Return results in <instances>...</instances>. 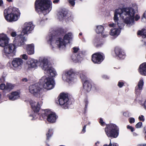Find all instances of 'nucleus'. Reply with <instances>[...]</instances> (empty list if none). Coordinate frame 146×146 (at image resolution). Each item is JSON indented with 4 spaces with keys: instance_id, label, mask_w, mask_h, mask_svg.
I'll list each match as a JSON object with an SVG mask.
<instances>
[{
    "instance_id": "obj_1",
    "label": "nucleus",
    "mask_w": 146,
    "mask_h": 146,
    "mask_svg": "<svg viewBox=\"0 0 146 146\" xmlns=\"http://www.w3.org/2000/svg\"><path fill=\"white\" fill-rule=\"evenodd\" d=\"M137 6L135 4H133L131 7H128L122 9H118L115 10L113 19L115 23L109 24L110 27H112L110 30V35L113 36H117L120 34V30L124 26L123 23L118 20L117 15L122 19H124V22L127 27H129L134 23V15L137 11Z\"/></svg>"
},
{
    "instance_id": "obj_2",
    "label": "nucleus",
    "mask_w": 146,
    "mask_h": 146,
    "mask_svg": "<svg viewBox=\"0 0 146 146\" xmlns=\"http://www.w3.org/2000/svg\"><path fill=\"white\" fill-rule=\"evenodd\" d=\"M27 63L28 67L30 68H36L38 65H39L44 70L45 74L49 77H54L56 75L55 70L48 66V60L45 58L40 59L39 62L34 59H30L28 61Z\"/></svg>"
},
{
    "instance_id": "obj_3",
    "label": "nucleus",
    "mask_w": 146,
    "mask_h": 146,
    "mask_svg": "<svg viewBox=\"0 0 146 146\" xmlns=\"http://www.w3.org/2000/svg\"><path fill=\"white\" fill-rule=\"evenodd\" d=\"M72 38V34L68 33L64 37V39L59 38H56V36L50 34L47 38V42L48 44L52 47L55 44L60 48L65 47L66 44L69 42V40Z\"/></svg>"
},
{
    "instance_id": "obj_4",
    "label": "nucleus",
    "mask_w": 146,
    "mask_h": 146,
    "mask_svg": "<svg viewBox=\"0 0 146 146\" xmlns=\"http://www.w3.org/2000/svg\"><path fill=\"white\" fill-rule=\"evenodd\" d=\"M35 6L36 12L39 14L42 13L44 15L51 10L52 2L49 0H36Z\"/></svg>"
},
{
    "instance_id": "obj_5",
    "label": "nucleus",
    "mask_w": 146,
    "mask_h": 146,
    "mask_svg": "<svg viewBox=\"0 0 146 146\" xmlns=\"http://www.w3.org/2000/svg\"><path fill=\"white\" fill-rule=\"evenodd\" d=\"M20 15L19 10L15 7L7 8L4 11V15L5 19L9 22L15 21L17 20Z\"/></svg>"
},
{
    "instance_id": "obj_6",
    "label": "nucleus",
    "mask_w": 146,
    "mask_h": 146,
    "mask_svg": "<svg viewBox=\"0 0 146 146\" xmlns=\"http://www.w3.org/2000/svg\"><path fill=\"white\" fill-rule=\"evenodd\" d=\"M9 30L11 36L13 37H15L13 42L16 46H21L24 44L25 42L27 40L25 36H24L22 34L17 35L16 31L12 28H9Z\"/></svg>"
},
{
    "instance_id": "obj_7",
    "label": "nucleus",
    "mask_w": 146,
    "mask_h": 146,
    "mask_svg": "<svg viewBox=\"0 0 146 146\" xmlns=\"http://www.w3.org/2000/svg\"><path fill=\"white\" fill-rule=\"evenodd\" d=\"M105 131L108 137L116 138L118 135L119 129L115 124H110L107 125L105 128Z\"/></svg>"
},
{
    "instance_id": "obj_8",
    "label": "nucleus",
    "mask_w": 146,
    "mask_h": 146,
    "mask_svg": "<svg viewBox=\"0 0 146 146\" xmlns=\"http://www.w3.org/2000/svg\"><path fill=\"white\" fill-rule=\"evenodd\" d=\"M4 47V49L2 51L3 57L10 58L15 55L16 50L14 44H8Z\"/></svg>"
},
{
    "instance_id": "obj_9",
    "label": "nucleus",
    "mask_w": 146,
    "mask_h": 146,
    "mask_svg": "<svg viewBox=\"0 0 146 146\" xmlns=\"http://www.w3.org/2000/svg\"><path fill=\"white\" fill-rule=\"evenodd\" d=\"M40 80L42 81L43 88L45 89L50 90L54 88V87L55 82L52 78L44 76L41 78Z\"/></svg>"
},
{
    "instance_id": "obj_10",
    "label": "nucleus",
    "mask_w": 146,
    "mask_h": 146,
    "mask_svg": "<svg viewBox=\"0 0 146 146\" xmlns=\"http://www.w3.org/2000/svg\"><path fill=\"white\" fill-rule=\"evenodd\" d=\"M68 98L67 94H61L60 98L58 99L59 104L64 109L68 108Z\"/></svg>"
},
{
    "instance_id": "obj_11",
    "label": "nucleus",
    "mask_w": 146,
    "mask_h": 146,
    "mask_svg": "<svg viewBox=\"0 0 146 146\" xmlns=\"http://www.w3.org/2000/svg\"><path fill=\"white\" fill-rule=\"evenodd\" d=\"M74 76V73L73 70L71 69L66 71L63 75L62 78L64 81L70 82L73 80Z\"/></svg>"
},
{
    "instance_id": "obj_12",
    "label": "nucleus",
    "mask_w": 146,
    "mask_h": 146,
    "mask_svg": "<svg viewBox=\"0 0 146 146\" xmlns=\"http://www.w3.org/2000/svg\"><path fill=\"white\" fill-rule=\"evenodd\" d=\"M41 90V88L37 84L31 85L29 87L30 92L35 96L38 98L40 97V91Z\"/></svg>"
},
{
    "instance_id": "obj_13",
    "label": "nucleus",
    "mask_w": 146,
    "mask_h": 146,
    "mask_svg": "<svg viewBox=\"0 0 146 146\" xmlns=\"http://www.w3.org/2000/svg\"><path fill=\"white\" fill-rule=\"evenodd\" d=\"M34 25L31 22L25 23L21 34L23 33V35L25 36V35L30 33L34 29Z\"/></svg>"
},
{
    "instance_id": "obj_14",
    "label": "nucleus",
    "mask_w": 146,
    "mask_h": 146,
    "mask_svg": "<svg viewBox=\"0 0 146 146\" xmlns=\"http://www.w3.org/2000/svg\"><path fill=\"white\" fill-rule=\"evenodd\" d=\"M104 60L103 54L100 53H96L92 55V60L94 63L100 64Z\"/></svg>"
},
{
    "instance_id": "obj_15",
    "label": "nucleus",
    "mask_w": 146,
    "mask_h": 146,
    "mask_svg": "<svg viewBox=\"0 0 146 146\" xmlns=\"http://www.w3.org/2000/svg\"><path fill=\"white\" fill-rule=\"evenodd\" d=\"M23 61L20 58H15L13 59L12 64L15 70H19L22 68Z\"/></svg>"
},
{
    "instance_id": "obj_16",
    "label": "nucleus",
    "mask_w": 146,
    "mask_h": 146,
    "mask_svg": "<svg viewBox=\"0 0 146 146\" xmlns=\"http://www.w3.org/2000/svg\"><path fill=\"white\" fill-rule=\"evenodd\" d=\"M43 113H44L46 115H48L47 121L50 123H53L56 122L57 117L54 113L51 112L50 111H44Z\"/></svg>"
},
{
    "instance_id": "obj_17",
    "label": "nucleus",
    "mask_w": 146,
    "mask_h": 146,
    "mask_svg": "<svg viewBox=\"0 0 146 146\" xmlns=\"http://www.w3.org/2000/svg\"><path fill=\"white\" fill-rule=\"evenodd\" d=\"M9 40L6 35L3 33L0 34V46L4 47L8 44Z\"/></svg>"
},
{
    "instance_id": "obj_18",
    "label": "nucleus",
    "mask_w": 146,
    "mask_h": 146,
    "mask_svg": "<svg viewBox=\"0 0 146 146\" xmlns=\"http://www.w3.org/2000/svg\"><path fill=\"white\" fill-rule=\"evenodd\" d=\"M32 109L35 113H37L39 111L40 106L42 104V102L36 103L35 101L31 100L30 102Z\"/></svg>"
},
{
    "instance_id": "obj_19",
    "label": "nucleus",
    "mask_w": 146,
    "mask_h": 146,
    "mask_svg": "<svg viewBox=\"0 0 146 146\" xmlns=\"http://www.w3.org/2000/svg\"><path fill=\"white\" fill-rule=\"evenodd\" d=\"M115 52L116 56L118 58L123 59L125 58V54L124 52L119 48L116 47Z\"/></svg>"
},
{
    "instance_id": "obj_20",
    "label": "nucleus",
    "mask_w": 146,
    "mask_h": 146,
    "mask_svg": "<svg viewBox=\"0 0 146 146\" xmlns=\"http://www.w3.org/2000/svg\"><path fill=\"white\" fill-rule=\"evenodd\" d=\"M9 99L11 101H14L20 97V92H14L7 95Z\"/></svg>"
},
{
    "instance_id": "obj_21",
    "label": "nucleus",
    "mask_w": 146,
    "mask_h": 146,
    "mask_svg": "<svg viewBox=\"0 0 146 146\" xmlns=\"http://www.w3.org/2000/svg\"><path fill=\"white\" fill-rule=\"evenodd\" d=\"M68 13L67 11L65 10H62L59 11L58 15L60 20L62 21L63 19H67Z\"/></svg>"
},
{
    "instance_id": "obj_22",
    "label": "nucleus",
    "mask_w": 146,
    "mask_h": 146,
    "mask_svg": "<svg viewBox=\"0 0 146 146\" xmlns=\"http://www.w3.org/2000/svg\"><path fill=\"white\" fill-rule=\"evenodd\" d=\"M139 71L141 75L146 76V62H144L140 65Z\"/></svg>"
},
{
    "instance_id": "obj_23",
    "label": "nucleus",
    "mask_w": 146,
    "mask_h": 146,
    "mask_svg": "<svg viewBox=\"0 0 146 146\" xmlns=\"http://www.w3.org/2000/svg\"><path fill=\"white\" fill-rule=\"evenodd\" d=\"M27 53L29 55L34 54V45L33 44L27 45L26 47Z\"/></svg>"
},
{
    "instance_id": "obj_24",
    "label": "nucleus",
    "mask_w": 146,
    "mask_h": 146,
    "mask_svg": "<svg viewBox=\"0 0 146 146\" xmlns=\"http://www.w3.org/2000/svg\"><path fill=\"white\" fill-rule=\"evenodd\" d=\"M143 84V80L142 79L140 80L138 82L137 86L135 87V90L136 93L139 94L140 93L139 91L142 89Z\"/></svg>"
},
{
    "instance_id": "obj_25",
    "label": "nucleus",
    "mask_w": 146,
    "mask_h": 146,
    "mask_svg": "<svg viewBox=\"0 0 146 146\" xmlns=\"http://www.w3.org/2000/svg\"><path fill=\"white\" fill-rule=\"evenodd\" d=\"M83 87L85 90L88 92L90 91L91 88V84L89 81H86L83 84Z\"/></svg>"
},
{
    "instance_id": "obj_26",
    "label": "nucleus",
    "mask_w": 146,
    "mask_h": 146,
    "mask_svg": "<svg viewBox=\"0 0 146 146\" xmlns=\"http://www.w3.org/2000/svg\"><path fill=\"white\" fill-rule=\"evenodd\" d=\"M72 59L75 62H80L82 60V58L80 56L78 55L77 56L75 54H73L72 56Z\"/></svg>"
},
{
    "instance_id": "obj_27",
    "label": "nucleus",
    "mask_w": 146,
    "mask_h": 146,
    "mask_svg": "<svg viewBox=\"0 0 146 146\" xmlns=\"http://www.w3.org/2000/svg\"><path fill=\"white\" fill-rule=\"evenodd\" d=\"M79 74L80 78L83 81L85 82L86 81H88L86 80L87 77L85 72L84 71L80 72Z\"/></svg>"
},
{
    "instance_id": "obj_28",
    "label": "nucleus",
    "mask_w": 146,
    "mask_h": 146,
    "mask_svg": "<svg viewBox=\"0 0 146 146\" xmlns=\"http://www.w3.org/2000/svg\"><path fill=\"white\" fill-rule=\"evenodd\" d=\"M104 29L103 26L102 25H99L96 26V31L98 34L102 33L104 30Z\"/></svg>"
},
{
    "instance_id": "obj_29",
    "label": "nucleus",
    "mask_w": 146,
    "mask_h": 146,
    "mask_svg": "<svg viewBox=\"0 0 146 146\" xmlns=\"http://www.w3.org/2000/svg\"><path fill=\"white\" fill-rule=\"evenodd\" d=\"M52 129H50L49 130L48 133L46 134L47 139H48L51 136L52 134Z\"/></svg>"
},
{
    "instance_id": "obj_30",
    "label": "nucleus",
    "mask_w": 146,
    "mask_h": 146,
    "mask_svg": "<svg viewBox=\"0 0 146 146\" xmlns=\"http://www.w3.org/2000/svg\"><path fill=\"white\" fill-rule=\"evenodd\" d=\"M13 85L10 83H7L6 84V90H10L13 87Z\"/></svg>"
},
{
    "instance_id": "obj_31",
    "label": "nucleus",
    "mask_w": 146,
    "mask_h": 146,
    "mask_svg": "<svg viewBox=\"0 0 146 146\" xmlns=\"http://www.w3.org/2000/svg\"><path fill=\"white\" fill-rule=\"evenodd\" d=\"M103 146H117V143H113L112 144L111 142V140L110 139V143L109 145L107 144H105Z\"/></svg>"
},
{
    "instance_id": "obj_32",
    "label": "nucleus",
    "mask_w": 146,
    "mask_h": 146,
    "mask_svg": "<svg viewBox=\"0 0 146 146\" xmlns=\"http://www.w3.org/2000/svg\"><path fill=\"white\" fill-rule=\"evenodd\" d=\"M0 89L2 90L6 89V86L5 84L2 83L0 84Z\"/></svg>"
},
{
    "instance_id": "obj_33",
    "label": "nucleus",
    "mask_w": 146,
    "mask_h": 146,
    "mask_svg": "<svg viewBox=\"0 0 146 146\" xmlns=\"http://www.w3.org/2000/svg\"><path fill=\"white\" fill-rule=\"evenodd\" d=\"M142 125V123L139 122L137 123L135 125V127L136 128H140L141 127Z\"/></svg>"
},
{
    "instance_id": "obj_34",
    "label": "nucleus",
    "mask_w": 146,
    "mask_h": 146,
    "mask_svg": "<svg viewBox=\"0 0 146 146\" xmlns=\"http://www.w3.org/2000/svg\"><path fill=\"white\" fill-rule=\"evenodd\" d=\"M129 122L130 123H134L135 121V119L134 118L130 117L129 118Z\"/></svg>"
},
{
    "instance_id": "obj_35",
    "label": "nucleus",
    "mask_w": 146,
    "mask_h": 146,
    "mask_svg": "<svg viewBox=\"0 0 146 146\" xmlns=\"http://www.w3.org/2000/svg\"><path fill=\"white\" fill-rule=\"evenodd\" d=\"M124 83L122 82H118V86L120 87L121 88L123 85Z\"/></svg>"
},
{
    "instance_id": "obj_36",
    "label": "nucleus",
    "mask_w": 146,
    "mask_h": 146,
    "mask_svg": "<svg viewBox=\"0 0 146 146\" xmlns=\"http://www.w3.org/2000/svg\"><path fill=\"white\" fill-rule=\"evenodd\" d=\"M139 119L141 121H144V116L143 115H141V116H140L139 117Z\"/></svg>"
},
{
    "instance_id": "obj_37",
    "label": "nucleus",
    "mask_w": 146,
    "mask_h": 146,
    "mask_svg": "<svg viewBox=\"0 0 146 146\" xmlns=\"http://www.w3.org/2000/svg\"><path fill=\"white\" fill-rule=\"evenodd\" d=\"M99 122L102 125H103L105 124V122L103 121V120L102 118L100 119Z\"/></svg>"
},
{
    "instance_id": "obj_38",
    "label": "nucleus",
    "mask_w": 146,
    "mask_h": 146,
    "mask_svg": "<svg viewBox=\"0 0 146 146\" xmlns=\"http://www.w3.org/2000/svg\"><path fill=\"white\" fill-rule=\"evenodd\" d=\"M127 128L131 130V131L133 132L134 131V128L131 126L128 125Z\"/></svg>"
},
{
    "instance_id": "obj_39",
    "label": "nucleus",
    "mask_w": 146,
    "mask_h": 146,
    "mask_svg": "<svg viewBox=\"0 0 146 146\" xmlns=\"http://www.w3.org/2000/svg\"><path fill=\"white\" fill-rule=\"evenodd\" d=\"M73 52L74 53H76L79 50V48L74 47L73 48Z\"/></svg>"
},
{
    "instance_id": "obj_40",
    "label": "nucleus",
    "mask_w": 146,
    "mask_h": 146,
    "mask_svg": "<svg viewBox=\"0 0 146 146\" xmlns=\"http://www.w3.org/2000/svg\"><path fill=\"white\" fill-rule=\"evenodd\" d=\"M135 20L136 21H137L140 18V17L138 15H136L135 17Z\"/></svg>"
},
{
    "instance_id": "obj_41",
    "label": "nucleus",
    "mask_w": 146,
    "mask_h": 146,
    "mask_svg": "<svg viewBox=\"0 0 146 146\" xmlns=\"http://www.w3.org/2000/svg\"><path fill=\"white\" fill-rule=\"evenodd\" d=\"M22 58L23 59L27 60V56L26 54H23L22 55Z\"/></svg>"
},
{
    "instance_id": "obj_42",
    "label": "nucleus",
    "mask_w": 146,
    "mask_h": 146,
    "mask_svg": "<svg viewBox=\"0 0 146 146\" xmlns=\"http://www.w3.org/2000/svg\"><path fill=\"white\" fill-rule=\"evenodd\" d=\"M123 115L124 116L126 117H128L129 116L128 113L127 112H124L123 113Z\"/></svg>"
},
{
    "instance_id": "obj_43",
    "label": "nucleus",
    "mask_w": 146,
    "mask_h": 146,
    "mask_svg": "<svg viewBox=\"0 0 146 146\" xmlns=\"http://www.w3.org/2000/svg\"><path fill=\"white\" fill-rule=\"evenodd\" d=\"M86 125H85L83 128V129L82 130V132H83L84 133H85L86 132Z\"/></svg>"
},
{
    "instance_id": "obj_44",
    "label": "nucleus",
    "mask_w": 146,
    "mask_h": 146,
    "mask_svg": "<svg viewBox=\"0 0 146 146\" xmlns=\"http://www.w3.org/2000/svg\"><path fill=\"white\" fill-rule=\"evenodd\" d=\"M103 78L105 79H107L109 78V77L108 76L106 75H104L102 76Z\"/></svg>"
},
{
    "instance_id": "obj_45",
    "label": "nucleus",
    "mask_w": 146,
    "mask_h": 146,
    "mask_svg": "<svg viewBox=\"0 0 146 146\" xmlns=\"http://www.w3.org/2000/svg\"><path fill=\"white\" fill-rule=\"evenodd\" d=\"M3 4V3L2 0H0V7L2 6Z\"/></svg>"
},
{
    "instance_id": "obj_46",
    "label": "nucleus",
    "mask_w": 146,
    "mask_h": 146,
    "mask_svg": "<svg viewBox=\"0 0 146 146\" xmlns=\"http://www.w3.org/2000/svg\"><path fill=\"white\" fill-rule=\"evenodd\" d=\"M5 80L4 78L3 77H2L0 78V81L1 82H3Z\"/></svg>"
},
{
    "instance_id": "obj_47",
    "label": "nucleus",
    "mask_w": 146,
    "mask_h": 146,
    "mask_svg": "<svg viewBox=\"0 0 146 146\" xmlns=\"http://www.w3.org/2000/svg\"><path fill=\"white\" fill-rule=\"evenodd\" d=\"M22 81L25 82H27V79L26 78H24L22 79Z\"/></svg>"
},
{
    "instance_id": "obj_48",
    "label": "nucleus",
    "mask_w": 146,
    "mask_h": 146,
    "mask_svg": "<svg viewBox=\"0 0 146 146\" xmlns=\"http://www.w3.org/2000/svg\"><path fill=\"white\" fill-rule=\"evenodd\" d=\"M143 17L146 19V11L143 14Z\"/></svg>"
},
{
    "instance_id": "obj_49",
    "label": "nucleus",
    "mask_w": 146,
    "mask_h": 146,
    "mask_svg": "<svg viewBox=\"0 0 146 146\" xmlns=\"http://www.w3.org/2000/svg\"><path fill=\"white\" fill-rule=\"evenodd\" d=\"M59 1V0H54L53 2L54 3H57Z\"/></svg>"
},
{
    "instance_id": "obj_50",
    "label": "nucleus",
    "mask_w": 146,
    "mask_h": 146,
    "mask_svg": "<svg viewBox=\"0 0 146 146\" xmlns=\"http://www.w3.org/2000/svg\"><path fill=\"white\" fill-rule=\"evenodd\" d=\"M143 105L145 108L146 109V100L145 102Z\"/></svg>"
},
{
    "instance_id": "obj_51",
    "label": "nucleus",
    "mask_w": 146,
    "mask_h": 146,
    "mask_svg": "<svg viewBox=\"0 0 146 146\" xmlns=\"http://www.w3.org/2000/svg\"><path fill=\"white\" fill-rule=\"evenodd\" d=\"M99 143H100L99 142V141H97V142H96V143H95V145H97V144H98V143L99 144Z\"/></svg>"
},
{
    "instance_id": "obj_52",
    "label": "nucleus",
    "mask_w": 146,
    "mask_h": 146,
    "mask_svg": "<svg viewBox=\"0 0 146 146\" xmlns=\"http://www.w3.org/2000/svg\"><path fill=\"white\" fill-rule=\"evenodd\" d=\"M103 37H105L107 36V35H103Z\"/></svg>"
},
{
    "instance_id": "obj_53",
    "label": "nucleus",
    "mask_w": 146,
    "mask_h": 146,
    "mask_svg": "<svg viewBox=\"0 0 146 146\" xmlns=\"http://www.w3.org/2000/svg\"><path fill=\"white\" fill-rule=\"evenodd\" d=\"M7 1L9 2H10L12 1V0H7Z\"/></svg>"
},
{
    "instance_id": "obj_54",
    "label": "nucleus",
    "mask_w": 146,
    "mask_h": 146,
    "mask_svg": "<svg viewBox=\"0 0 146 146\" xmlns=\"http://www.w3.org/2000/svg\"><path fill=\"white\" fill-rule=\"evenodd\" d=\"M146 145V144H143L142 145H141V146H145Z\"/></svg>"
},
{
    "instance_id": "obj_55",
    "label": "nucleus",
    "mask_w": 146,
    "mask_h": 146,
    "mask_svg": "<svg viewBox=\"0 0 146 146\" xmlns=\"http://www.w3.org/2000/svg\"><path fill=\"white\" fill-rule=\"evenodd\" d=\"M82 35V33H79V35Z\"/></svg>"
},
{
    "instance_id": "obj_56",
    "label": "nucleus",
    "mask_w": 146,
    "mask_h": 146,
    "mask_svg": "<svg viewBox=\"0 0 146 146\" xmlns=\"http://www.w3.org/2000/svg\"><path fill=\"white\" fill-rule=\"evenodd\" d=\"M87 104H86V106H85L86 108H87Z\"/></svg>"
},
{
    "instance_id": "obj_57",
    "label": "nucleus",
    "mask_w": 146,
    "mask_h": 146,
    "mask_svg": "<svg viewBox=\"0 0 146 146\" xmlns=\"http://www.w3.org/2000/svg\"><path fill=\"white\" fill-rule=\"evenodd\" d=\"M145 139H146V135L145 136Z\"/></svg>"
}]
</instances>
